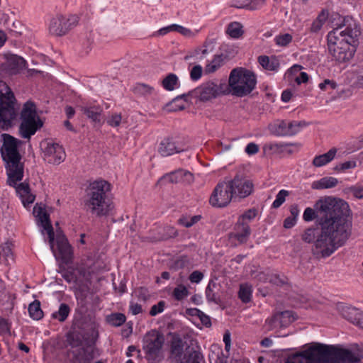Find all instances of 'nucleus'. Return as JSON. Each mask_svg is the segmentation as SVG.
Segmentation results:
<instances>
[{
	"label": "nucleus",
	"instance_id": "f257e3e1",
	"mask_svg": "<svg viewBox=\"0 0 363 363\" xmlns=\"http://www.w3.org/2000/svg\"><path fill=\"white\" fill-rule=\"evenodd\" d=\"M305 221L315 218L320 228H308L301 235L303 241L313 243V254L326 258L345 245L351 235L352 221L349 205L342 199L328 196L319 199L314 208L308 207L303 215Z\"/></svg>",
	"mask_w": 363,
	"mask_h": 363
},
{
	"label": "nucleus",
	"instance_id": "f03ea898",
	"mask_svg": "<svg viewBox=\"0 0 363 363\" xmlns=\"http://www.w3.org/2000/svg\"><path fill=\"white\" fill-rule=\"evenodd\" d=\"M336 28L327 35V45L329 55L333 60L338 63L347 62L352 60L356 52L355 43L360 31L357 27L350 26Z\"/></svg>",
	"mask_w": 363,
	"mask_h": 363
},
{
	"label": "nucleus",
	"instance_id": "7ed1b4c3",
	"mask_svg": "<svg viewBox=\"0 0 363 363\" xmlns=\"http://www.w3.org/2000/svg\"><path fill=\"white\" fill-rule=\"evenodd\" d=\"M111 191V184L104 179H99L90 183L86 188L84 201L86 211L96 217L111 214L114 204L109 198Z\"/></svg>",
	"mask_w": 363,
	"mask_h": 363
},
{
	"label": "nucleus",
	"instance_id": "20e7f679",
	"mask_svg": "<svg viewBox=\"0 0 363 363\" xmlns=\"http://www.w3.org/2000/svg\"><path fill=\"white\" fill-rule=\"evenodd\" d=\"M1 137L3 144L0 152L5 162L8 176L7 184L11 186H15L16 182H20L23 178L24 164L21 161L22 157L18 151V147L23 142L8 133H3Z\"/></svg>",
	"mask_w": 363,
	"mask_h": 363
},
{
	"label": "nucleus",
	"instance_id": "39448f33",
	"mask_svg": "<svg viewBox=\"0 0 363 363\" xmlns=\"http://www.w3.org/2000/svg\"><path fill=\"white\" fill-rule=\"evenodd\" d=\"M306 363H359L362 355L347 349L315 343L304 350Z\"/></svg>",
	"mask_w": 363,
	"mask_h": 363
},
{
	"label": "nucleus",
	"instance_id": "423d86ee",
	"mask_svg": "<svg viewBox=\"0 0 363 363\" xmlns=\"http://www.w3.org/2000/svg\"><path fill=\"white\" fill-rule=\"evenodd\" d=\"M256 84L257 79L253 72L244 67H236L231 70L227 86L233 96L243 97L253 91Z\"/></svg>",
	"mask_w": 363,
	"mask_h": 363
},
{
	"label": "nucleus",
	"instance_id": "0eeeda50",
	"mask_svg": "<svg viewBox=\"0 0 363 363\" xmlns=\"http://www.w3.org/2000/svg\"><path fill=\"white\" fill-rule=\"evenodd\" d=\"M20 120L18 134L24 139L30 140L44 125V121L38 114L35 104L30 100L23 104L20 112Z\"/></svg>",
	"mask_w": 363,
	"mask_h": 363
},
{
	"label": "nucleus",
	"instance_id": "6e6552de",
	"mask_svg": "<svg viewBox=\"0 0 363 363\" xmlns=\"http://www.w3.org/2000/svg\"><path fill=\"white\" fill-rule=\"evenodd\" d=\"M16 99L11 88L0 80V129L8 130L13 125L18 116Z\"/></svg>",
	"mask_w": 363,
	"mask_h": 363
},
{
	"label": "nucleus",
	"instance_id": "1a4fd4ad",
	"mask_svg": "<svg viewBox=\"0 0 363 363\" xmlns=\"http://www.w3.org/2000/svg\"><path fill=\"white\" fill-rule=\"evenodd\" d=\"M164 335L156 330H152L145 335L143 339V350L148 363H160L164 359Z\"/></svg>",
	"mask_w": 363,
	"mask_h": 363
},
{
	"label": "nucleus",
	"instance_id": "9d476101",
	"mask_svg": "<svg viewBox=\"0 0 363 363\" xmlns=\"http://www.w3.org/2000/svg\"><path fill=\"white\" fill-rule=\"evenodd\" d=\"M192 92L201 101L206 102L220 96L228 95L230 94V90L225 82L218 84L215 81L209 80L202 83Z\"/></svg>",
	"mask_w": 363,
	"mask_h": 363
},
{
	"label": "nucleus",
	"instance_id": "9b49d317",
	"mask_svg": "<svg viewBox=\"0 0 363 363\" xmlns=\"http://www.w3.org/2000/svg\"><path fill=\"white\" fill-rule=\"evenodd\" d=\"M26 67V61L14 54L0 55V77L20 74Z\"/></svg>",
	"mask_w": 363,
	"mask_h": 363
},
{
	"label": "nucleus",
	"instance_id": "f8f14e48",
	"mask_svg": "<svg viewBox=\"0 0 363 363\" xmlns=\"http://www.w3.org/2000/svg\"><path fill=\"white\" fill-rule=\"evenodd\" d=\"M77 23L78 17L77 16L67 17L59 14L50 20L48 27L49 33L55 36H62L66 35Z\"/></svg>",
	"mask_w": 363,
	"mask_h": 363
},
{
	"label": "nucleus",
	"instance_id": "ddd939ff",
	"mask_svg": "<svg viewBox=\"0 0 363 363\" xmlns=\"http://www.w3.org/2000/svg\"><path fill=\"white\" fill-rule=\"evenodd\" d=\"M233 197L232 186H230L228 181H224L216 186L210 196L209 203L213 207L223 208L227 206Z\"/></svg>",
	"mask_w": 363,
	"mask_h": 363
},
{
	"label": "nucleus",
	"instance_id": "4468645a",
	"mask_svg": "<svg viewBox=\"0 0 363 363\" xmlns=\"http://www.w3.org/2000/svg\"><path fill=\"white\" fill-rule=\"evenodd\" d=\"M52 246L53 247L50 246V249L57 259H60L65 264H68L72 261V247L62 232L57 231Z\"/></svg>",
	"mask_w": 363,
	"mask_h": 363
},
{
	"label": "nucleus",
	"instance_id": "2eb2a0df",
	"mask_svg": "<svg viewBox=\"0 0 363 363\" xmlns=\"http://www.w3.org/2000/svg\"><path fill=\"white\" fill-rule=\"evenodd\" d=\"M230 186H232V193L234 198L245 199L249 196L254 190V184L247 178L236 175L228 181Z\"/></svg>",
	"mask_w": 363,
	"mask_h": 363
},
{
	"label": "nucleus",
	"instance_id": "dca6fc26",
	"mask_svg": "<svg viewBox=\"0 0 363 363\" xmlns=\"http://www.w3.org/2000/svg\"><path fill=\"white\" fill-rule=\"evenodd\" d=\"M70 363H91L94 359V351L91 347H73L67 352Z\"/></svg>",
	"mask_w": 363,
	"mask_h": 363
},
{
	"label": "nucleus",
	"instance_id": "f3484780",
	"mask_svg": "<svg viewBox=\"0 0 363 363\" xmlns=\"http://www.w3.org/2000/svg\"><path fill=\"white\" fill-rule=\"evenodd\" d=\"M251 234V229L247 222L242 220H238L235 224L233 230L229 233V238L238 242L235 245L246 243Z\"/></svg>",
	"mask_w": 363,
	"mask_h": 363
},
{
	"label": "nucleus",
	"instance_id": "a211bd4d",
	"mask_svg": "<svg viewBox=\"0 0 363 363\" xmlns=\"http://www.w3.org/2000/svg\"><path fill=\"white\" fill-rule=\"evenodd\" d=\"M185 150L183 145L179 144L172 137L164 138L158 147V152L162 157H168L175 153L183 152Z\"/></svg>",
	"mask_w": 363,
	"mask_h": 363
},
{
	"label": "nucleus",
	"instance_id": "6ab92c4d",
	"mask_svg": "<svg viewBox=\"0 0 363 363\" xmlns=\"http://www.w3.org/2000/svg\"><path fill=\"white\" fill-rule=\"evenodd\" d=\"M33 213L38 218V221L40 222V225L43 228V230H45L48 233L50 246L53 247L52 245L55 240V233L50 220L49 215L43 208L36 206L34 207Z\"/></svg>",
	"mask_w": 363,
	"mask_h": 363
},
{
	"label": "nucleus",
	"instance_id": "aec40b11",
	"mask_svg": "<svg viewBox=\"0 0 363 363\" xmlns=\"http://www.w3.org/2000/svg\"><path fill=\"white\" fill-rule=\"evenodd\" d=\"M45 155L49 157L48 162L60 164L65 158V152L62 146L57 143H48L45 148Z\"/></svg>",
	"mask_w": 363,
	"mask_h": 363
},
{
	"label": "nucleus",
	"instance_id": "412c9836",
	"mask_svg": "<svg viewBox=\"0 0 363 363\" xmlns=\"http://www.w3.org/2000/svg\"><path fill=\"white\" fill-rule=\"evenodd\" d=\"M203 356L201 352L194 347L188 346L185 348L184 354L177 363H201Z\"/></svg>",
	"mask_w": 363,
	"mask_h": 363
},
{
	"label": "nucleus",
	"instance_id": "4be33fe9",
	"mask_svg": "<svg viewBox=\"0 0 363 363\" xmlns=\"http://www.w3.org/2000/svg\"><path fill=\"white\" fill-rule=\"evenodd\" d=\"M81 111L92 122L101 123L103 108L100 106H84L81 107Z\"/></svg>",
	"mask_w": 363,
	"mask_h": 363
},
{
	"label": "nucleus",
	"instance_id": "5701e85b",
	"mask_svg": "<svg viewBox=\"0 0 363 363\" xmlns=\"http://www.w3.org/2000/svg\"><path fill=\"white\" fill-rule=\"evenodd\" d=\"M184 344L182 338L178 335L174 336L170 344L171 356L177 362L184 354Z\"/></svg>",
	"mask_w": 363,
	"mask_h": 363
},
{
	"label": "nucleus",
	"instance_id": "b1692460",
	"mask_svg": "<svg viewBox=\"0 0 363 363\" xmlns=\"http://www.w3.org/2000/svg\"><path fill=\"white\" fill-rule=\"evenodd\" d=\"M337 184V179L333 177H325L314 181L311 184V188L313 189H330L336 186Z\"/></svg>",
	"mask_w": 363,
	"mask_h": 363
},
{
	"label": "nucleus",
	"instance_id": "393cba45",
	"mask_svg": "<svg viewBox=\"0 0 363 363\" xmlns=\"http://www.w3.org/2000/svg\"><path fill=\"white\" fill-rule=\"evenodd\" d=\"M337 153L336 148H331L325 154L315 156L313 160V164L315 167H320L331 162Z\"/></svg>",
	"mask_w": 363,
	"mask_h": 363
},
{
	"label": "nucleus",
	"instance_id": "a878e982",
	"mask_svg": "<svg viewBox=\"0 0 363 363\" xmlns=\"http://www.w3.org/2000/svg\"><path fill=\"white\" fill-rule=\"evenodd\" d=\"M260 65L267 70L277 71L279 67V61L276 57L261 55L258 57Z\"/></svg>",
	"mask_w": 363,
	"mask_h": 363
},
{
	"label": "nucleus",
	"instance_id": "bb28decb",
	"mask_svg": "<svg viewBox=\"0 0 363 363\" xmlns=\"http://www.w3.org/2000/svg\"><path fill=\"white\" fill-rule=\"evenodd\" d=\"M226 57L223 55H216L213 60L208 65H206L204 72L206 74L214 73L220 67H221L224 63Z\"/></svg>",
	"mask_w": 363,
	"mask_h": 363
},
{
	"label": "nucleus",
	"instance_id": "cd10ccee",
	"mask_svg": "<svg viewBox=\"0 0 363 363\" xmlns=\"http://www.w3.org/2000/svg\"><path fill=\"white\" fill-rule=\"evenodd\" d=\"M226 33L232 38H240L244 34L243 26L238 21L231 22L227 27Z\"/></svg>",
	"mask_w": 363,
	"mask_h": 363
},
{
	"label": "nucleus",
	"instance_id": "c85d7f7f",
	"mask_svg": "<svg viewBox=\"0 0 363 363\" xmlns=\"http://www.w3.org/2000/svg\"><path fill=\"white\" fill-rule=\"evenodd\" d=\"M1 257L6 264H9L10 262L14 260L13 254L12 251V244L11 242H6L0 246V262Z\"/></svg>",
	"mask_w": 363,
	"mask_h": 363
},
{
	"label": "nucleus",
	"instance_id": "c756f323",
	"mask_svg": "<svg viewBox=\"0 0 363 363\" xmlns=\"http://www.w3.org/2000/svg\"><path fill=\"white\" fill-rule=\"evenodd\" d=\"M70 311V308L67 303H61L58 310L52 313L51 318L61 323L65 322L67 320Z\"/></svg>",
	"mask_w": 363,
	"mask_h": 363
},
{
	"label": "nucleus",
	"instance_id": "7c9ffc66",
	"mask_svg": "<svg viewBox=\"0 0 363 363\" xmlns=\"http://www.w3.org/2000/svg\"><path fill=\"white\" fill-rule=\"evenodd\" d=\"M28 313L30 316L34 320H40L43 317V312L40 308V303L35 300L28 306Z\"/></svg>",
	"mask_w": 363,
	"mask_h": 363
},
{
	"label": "nucleus",
	"instance_id": "2f4dec72",
	"mask_svg": "<svg viewBox=\"0 0 363 363\" xmlns=\"http://www.w3.org/2000/svg\"><path fill=\"white\" fill-rule=\"evenodd\" d=\"M291 145L292 144L284 143H269L264 145V150L271 154H279L282 152L286 147Z\"/></svg>",
	"mask_w": 363,
	"mask_h": 363
},
{
	"label": "nucleus",
	"instance_id": "473e14b6",
	"mask_svg": "<svg viewBox=\"0 0 363 363\" xmlns=\"http://www.w3.org/2000/svg\"><path fill=\"white\" fill-rule=\"evenodd\" d=\"M252 286L247 284H242L240 285L238 297L243 303H249L252 298Z\"/></svg>",
	"mask_w": 363,
	"mask_h": 363
},
{
	"label": "nucleus",
	"instance_id": "72a5a7b5",
	"mask_svg": "<svg viewBox=\"0 0 363 363\" xmlns=\"http://www.w3.org/2000/svg\"><path fill=\"white\" fill-rule=\"evenodd\" d=\"M107 322L112 326L118 327L122 325L126 320V317L123 313H115L106 317Z\"/></svg>",
	"mask_w": 363,
	"mask_h": 363
},
{
	"label": "nucleus",
	"instance_id": "f704fd0d",
	"mask_svg": "<svg viewBox=\"0 0 363 363\" xmlns=\"http://www.w3.org/2000/svg\"><path fill=\"white\" fill-rule=\"evenodd\" d=\"M289 313V311L281 312L280 313H276L271 318L266 320V324L268 325L269 330H273L274 328L281 325V318L286 316Z\"/></svg>",
	"mask_w": 363,
	"mask_h": 363
},
{
	"label": "nucleus",
	"instance_id": "c9c22d12",
	"mask_svg": "<svg viewBox=\"0 0 363 363\" xmlns=\"http://www.w3.org/2000/svg\"><path fill=\"white\" fill-rule=\"evenodd\" d=\"M289 129L287 128V121H277L272 125L273 133L279 136H287L289 134Z\"/></svg>",
	"mask_w": 363,
	"mask_h": 363
},
{
	"label": "nucleus",
	"instance_id": "e433bc0d",
	"mask_svg": "<svg viewBox=\"0 0 363 363\" xmlns=\"http://www.w3.org/2000/svg\"><path fill=\"white\" fill-rule=\"evenodd\" d=\"M155 91L153 86L143 83H138L134 87V92L137 94L147 96L152 95Z\"/></svg>",
	"mask_w": 363,
	"mask_h": 363
},
{
	"label": "nucleus",
	"instance_id": "4c0bfd02",
	"mask_svg": "<svg viewBox=\"0 0 363 363\" xmlns=\"http://www.w3.org/2000/svg\"><path fill=\"white\" fill-rule=\"evenodd\" d=\"M178 82V77L175 74H169L162 82L163 88L167 91H172L174 89L175 85Z\"/></svg>",
	"mask_w": 363,
	"mask_h": 363
},
{
	"label": "nucleus",
	"instance_id": "58836bf2",
	"mask_svg": "<svg viewBox=\"0 0 363 363\" xmlns=\"http://www.w3.org/2000/svg\"><path fill=\"white\" fill-rule=\"evenodd\" d=\"M306 125V123L303 121H287V128L289 129L287 136L294 135L297 133H298L301 129Z\"/></svg>",
	"mask_w": 363,
	"mask_h": 363
},
{
	"label": "nucleus",
	"instance_id": "ea45409f",
	"mask_svg": "<svg viewBox=\"0 0 363 363\" xmlns=\"http://www.w3.org/2000/svg\"><path fill=\"white\" fill-rule=\"evenodd\" d=\"M360 313L361 311L354 308H346L342 310L343 317L354 325L357 323V316Z\"/></svg>",
	"mask_w": 363,
	"mask_h": 363
},
{
	"label": "nucleus",
	"instance_id": "a19ab883",
	"mask_svg": "<svg viewBox=\"0 0 363 363\" xmlns=\"http://www.w3.org/2000/svg\"><path fill=\"white\" fill-rule=\"evenodd\" d=\"M201 218V216H194L191 217L182 216L178 220V223L184 227L190 228L198 223Z\"/></svg>",
	"mask_w": 363,
	"mask_h": 363
},
{
	"label": "nucleus",
	"instance_id": "79ce46f5",
	"mask_svg": "<svg viewBox=\"0 0 363 363\" xmlns=\"http://www.w3.org/2000/svg\"><path fill=\"white\" fill-rule=\"evenodd\" d=\"M163 178L169 183H182V169L166 174Z\"/></svg>",
	"mask_w": 363,
	"mask_h": 363
},
{
	"label": "nucleus",
	"instance_id": "37998d69",
	"mask_svg": "<svg viewBox=\"0 0 363 363\" xmlns=\"http://www.w3.org/2000/svg\"><path fill=\"white\" fill-rule=\"evenodd\" d=\"M304 350L290 354L286 359V363H306L305 359Z\"/></svg>",
	"mask_w": 363,
	"mask_h": 363
},
{
	"label": "nucleus",
	"instance_id": "c03bdc74",
	"mask_svg": "<svg viewBox=\"0 0 363 363\" xmlns=\"http://www.w3.org/2000/svg\"><path fill=\"white\" fill-rule=\"evenodd\" d=\"M292 35L289 33L279 35L275 37L274 42L276 45L281 47L287 46L292 41Z\"/></svg>",
	"mask_w": 363,
	"mask_h": 363
},
{
	"label": "nucleus",
	"instance_id": "a18cd8bd",
	"mask_svg": "<svg viewBox=\"0 0 363 363\" xmlns=\"http://www.w3.org/2000/svg\"><path fill=\"white\" fill-rule=\"evenodd\" d=\"M189 294V291L187 288L180 284L177 287H176L173 291V296L177 301H181L186 297Z\"/></svg>",
	"mask_w": 363,
	"mask_h": 363
},
{
	"label": "nucleus",
	"instance_id": "49530a36",
	"mask_svg": "<svg viewBox=\"0 0 363 363\" xmlns=\"http://www.w3.org/2000/svg\"><path fill=\"white\" fill-rule=\"evenodd\" d=\"M267 279L269 282L277 286L284 285L287 282V279L284 276H280L277 274H268Z\"/></svg>",
	"mask_w": 363,
	"mask_h": 363
},
{
	"label": "nucleus",
	"instance_id": "de8ad7c7",
	"mask_svg": "<svg viewBox=\"0 0 363 363\" xmlns=\"http://www.w3.org/2000/svg\"><path fill=\"white\" fill-rule=\"evenodd\" d=\"M289 195V191L284 189L279 191L276 196V199L272 203V207L277 208L280 207L285 201L286 197Z\"/></svg>",
	"mask_w": 363,
	"mask_h": 363
},
{
	"label": "nucleus",
	"instance_id": "09e8293b",
	"mask_svg": "<svg viewBox=\"0 0 363 363\" xmlns=\"http://www.w3.org/2000/svg\"><path fill=\"white\" fill-rule=\"evenodd\" d=\"M14 187L16 188V192L19 195L20 198L28 196V194L30 192L29 184L26 182L21 183L18 185L16 182Z\"/></svg>",
	"mask_w": 363,
	"mask_h": 363
},
{
	"label": "nucleus",
	"instance_id": "8fccbe9b",
	"mask_svg": "<svg viewBox=\"0 0 363 363\" xmlns=\"http://www.w3.org/2000/svg\"><path fill=\"white\" fill-rule=\"evenodd\" d=\"M357 166V162L354 160L352 161H347L342 163H340L337 164L334 167V170L337 172H345V170L350 169H354Z\"/></svg>",
	"mask_w": 363,
	"mask_h": 363
},
{
	"label": "nucleus",
	"instance_id": "3c124183",
	"mask_svg": "<svg viewBox=\"0 0 363 363\" xmlns=\"http://www.w3.org/2000/svg\"><path fill=\"white\" fill-rule=\"evenodd\" d=\"M11 323L7 319L0 316V335H11Z\"/></svg>",
	"mask_w": 363,
	"mask_h": 363
},
{
	"label": "nucleus",
	"instance_id": "603ef678",
	"mask_svg": "<svg viewBox=\"0 0 363 363\" xmlns=\"http://www.w3.org/2000/svg\"><path fill=\"white\" fill-rule=\"evenodd\" d=\"M347 191L352 193V195L359 199H363V186L354 185L347 189Z\"/></svg>",
	"mask_w": 363,
	"mask_h": 363
},
{
	"label": "nucleus",
	"instance_id": "864d4df0",
	"mask_svg": "<svg viewBox=\"0 0 363 363\" xmlns=\"http://www.w3.org/2000/svg\"><path fill=\"white\" fill-rule=\"evenodd\" d=\"M202 73V67L199 65H195L192 67V69L190 71V77L191 80L197 81L201 77Z\"/></svg>",
	"mask_w": 363,
	"mask_h": 363
},
{
	"label": "nucleus",
	"instance_id": "5fc2aeb1",
	"mask_svg": "<svg viewBox=\"0 0 363 363\" xmlns=\"http://www.w3.org/2000/svg\"><path fill=\"white\" fill-rule=\"evenodd\" d=\"M265 4V0H247V10H257L262 8Z\"/></svg>",
	"mask_w": 363,
	"mask_h": 363
},
{
	"label": "nucleus",
	"instance_id": "6e6d98bb",
	"mask_svg": "<svg viewBox=\"0 0 363 363\" xmlns=\"http://www.w3.org/2000/svg\"><path fill=\"white\" fill-rule=\"evenodd\" d=\"M122 116L120 113H113L107 120V123L111 127H118L120 125Z\"/></svg>",
	"mask_w": 363,
	"mask_h": 363
},
{
	"label": "nucleus",
	"instance_id": "4d7b16f0",
	"mask_svg": "<svg viewBox=\"0 0 363 363\" xmlns=\"http://www.w3.org/2000/svg\"><path fill=\"white\" fill-rule=\"evenodd\" d=\"M165 306V302L164 301H160L157 304L153 305L150 311V315L152 316H155L160 313H162Z\"/></svg>",
	"mask_w": 363,
	"mask_h": 363
},
{
	"label": "nucleus",
	"instance_id": "13d9d810",
	"mask_svg": "<svg viewBox=\"0 0 363 363\" xmlns=\"http://www.w3.org/2000/svg\"><path fill=\"white\" fill-rule=\"evenodd\" d=\"M257 216V210L251 208L245 211L242 216H240L238 220H242L243 222H246V220H251L255 218Z\"/></svg>",
	"mask_w": 363,
	"mask_h": 363
},
{
	"label": "nucleus",
	"instance_id": "bf43d9fd",
	"mask_svg": "<svg viewBox=\"0 0 363 363\" xmlns=\"http://www.w3.org/2000/svg\"><path fill=\"white\" fill-rule=\"evenodd\" d=\"M206 296L208 301L218 303L216 294L211 288V283H209L206 289Z\"/></svg>",
	"mask_w": 363,
	"mask_h": 363
},
{
	"label": "nucleus",
	"instance_id": "052dcab7",
	"mask_svg": "<svg viewBox=\"0 0 363 363\" xmlns=\"http://www.w3.org/2000/svg\"><path fill=\"white\" fill-rule=\"evenodd\" d=\"M172 27H174L173 31L178 32L183 35L184 36L190 37L192 35L193 33L189 28H186L177 24H172Z\"/></svg>",
	"mask_w": 363,
	"mask_h": 363
},
{
	"label": "nucleus",
	"instance_id": "680f3d73",
	"mask_svg": "<svg viewBox=\"0 0 363 363\" xmlns=\"http://www.w3.org/2000/svg\"><path fill=\"white\" fill-rule=\"evenodd\" d=\"M194 311L195 313L200 314L199 318L204 326L207 328L211 327V321L208 315H206L203 312H202L200 310H194Z\"/></svg>",
	"mask_w": 363,
	"mask_h": 363
},
{
	"label": "nucleus",
	"instance_id": "e2e57ef3",
	"mask_svg": "<svg viewBox=\"0 0 363 363\" xmlns=\"http://www.w3.org/2000/svg\"><path fill=\"white\" fill-rule=\"evenodd\" d=\"M203 278V274L199 271H194L189 279L191 283H199Z\"/></svg>",
	"mask_w": 363,
	"mask_h": 363
},
{
	"label": "nucleus",
	"instance_id": "0e129e2a",
	"mask_svg": "<svg viewBox=\"0 0 363 363\" xmlns=\"http://www.w3.org/2000/svg\"><path fill=\"white\" fill-rule=\"evenodd\" d=\"M182 183L190 184L194 182V175L190 172L182 169Z\"/></svg>",
	"mask_w": 363,
	"mask_h": 363
},
{
	"label": "nucleus",
	"instance_id": "69168bd1",
	"mask_svg": "<svg viewBox=\"0 0 363 363\" xmlns=\"http://www.w3.org/2000/svg\"><path fill=\"white\" fill-rule=\"evenodd\" d=\"M327 86H330L332 89H335L337 87V84L333 80L325 79L323 82L319 84V88L321 90H326Z\"/></svg>",
	"mask_w": 363,
	"mask_h": 363
},
{
	"label": "nucleus",
	"instance_id": "338daca9",
	"mask_svg": "<svg viewBox=\"0 0 363 363\" xmlns=\"http://www.w3.org/2000/svg\"><path fill=\"white\" fill-rule=\"evenodd\" d=\"M258 151H259V146L254 143H249L245 147V152H247V154H248L250 155H255L257 152H258Z\"/></svg>",
	"mask_w": 363,
	"mask_h": 363
},
{
	"label": "nucleus",
	"instance_id": "774afa93",
	"mask_svg": "<svg viewBox=\"0 0 363 363\" xmlns=\"http://www.w3.org/2000/svg\"><path fill=\"white\" fill-rule=\"evenodd\" d=\"M166 231V238H175L178 235L177 229L173 226H167L164 228Z\"/></svg>",
	"mask_w": 363,
	"mask_h": 363
}]
</instances>
